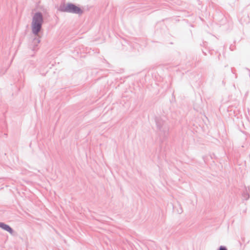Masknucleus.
Returning a JSON list of instances; mask_svg holds the SVG:
<instances>
[{"mask_svg": "<svg viewBox=\"0 0 250 250\" xmlns=\"http://www.w3.org/2000/svg\"><path fill=\"white\" fill-rule=\"evenodd\" d=\"M250 187L245 186L244 189L242 192V197L244 200H248L250 198Z\"/></svg>", "mask_w": 250, "mask_h": 250, "instance_id": "nucleus-5", "label": "nucleus"}, {"mask_svg": "<svg viewBox=\"0 0 250 250\" xmlns=\"http://www.w3.org/2000/svg\"><path fill=\"white\" fill-rule=\"evenodd\" d=\"M217 250H228V249L226 246H221L219 247Z\"/></svg>", "mask_w": 250, "mask_h": 250, "instance_id": "nucleus-7", "label": "nucleus"}, {"mask_svg": "<svg viewBox=\"0 0 250 250\" xmlns=\"http://www.w3.org/2000/svg\"><path fill=\"white\" fill-rule=\"evenodd\" d=\"M0 228L3 230L7 231L12 235H13L14 232L13 229L10 226L5 224L4 223L0 222Z\"/></svg>", "mask_w": 250, "mask_h": 250, "instance_id": "nucleus-4", "label": "nucleus"}, {"mask_svg": "<svg viewBox=\"0 0 250 250\" xmlns=\"http://www.w3.org/2000/svg\"><path fill=\"white\" fill-rule=\"evenodd\" d=\"M40 40L39 38H35L33 40L32 43L30 44V48L33 51H35L37 49L38 44L40 43Z\"/></svg>", "mask_w": 250, "mask_h": 250, "instance_id": "nucleus-6", "label": "nucleus"}, {"mask_svg": "<svg viewBox=\"0 0 250 250\" xmlns=\"http://www.w3.org/2000/svg\"><path fill=\"white\" fill-rule=\"evenodd\" d=\"M43 23V17L42 13L37 12L34 14L32 18L31 23L32 32L33 34L37 36L41 31Z\"/></svg>", "mask_w": 250, "mask_h": 250, "instance_id": "nucleus-1", "label": "nucleus"}, {"mask_svg": "<svg viewBox=\"0 0 250 250\" xmlns=\"http://www.w3.org/2000/svg\"><path fill=\"white\" fill-rule=\"evenodd\" d=\"M157 129L159 135L164 139L168 134L169 126L165 118L156 117L155 119Z\"/></svg>", "mask_w": 250, "mask_h": 250, "instance_id": "nucleus-2", "label": "nucleus"}, {"mask_svg": "<svg viewBox=\"0 0 250 250\" xmlns=\"http://www.w3.org/2000/svg\"><path fill=\"white\" fill-rule=\"evenodd\" d=\"M58 10L62 12H67L81 15L83 11L81 7L72 3H61Z\"/></svg>", "mask_w": 250, "mask_h": 250, "instance_id": "nucleus-3", "label": "nucleus"}]
</instances>
